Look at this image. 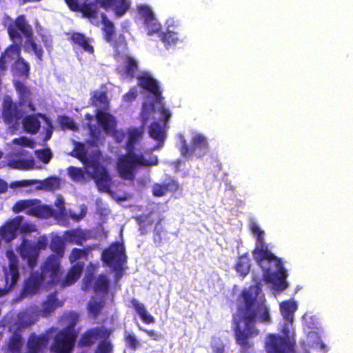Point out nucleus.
<instances>
[{"instance_id": "f257e3e1", "label": "nucleus", "mask_w": 353, "mask_h": 353, "mask_svg": "<svg viewBox=\"0 0 353 353\" xmlns=\"http://www.w3.org/2000/svg\"><path fill=\"white\" fill-rule=\"evenodd\" d=\"M261 293L259 284L243 290L237 299L236 312L232 316L235 341L245 350L252 345L250 340L260 333L256 324H267L272 321L266 300L264 295H259Z\"/></svg>"}, {"instance_id": "f03ea898", "label": "nucleus", "mask_w": 353, "mask_h": 353, "mask_svg": "<svg viewBox=\"0 0 353 353\" xmlns=\"http://www.w3.org/2000/svg\"><path fill=\"white\" fill-rule=\"evenodd\" d=\"M250 229L256 239V245L252 251L253 258L263 270L264 281L273 284L276 290H285L288 287V273L281 259L268 248V245L265 243L264 232L256 223H252Z\"/></svg>"}, {"instance_id": "7ed1b4c3", "label": "nucleus", "mask_w": 353, "mask_h": 353, "mask_svg": "<svg viewBox=\"0 0 353 353\" xmlns=\"http://www.w3.org/2000/svg\"><path fill=\"white\" fill-rule=\"evenodd\" d=\"M70 155L83 163L99 192L110 194L112 192V179L107 168L100 163L98 159H88L86 157V151L83 143L77 142Z\"/></svg>"}, {"instance_id": "20e7f679", "label": "nucleus", "mask_w": 353, "mask_h": 353, "mask_svg": "<svg viewBox=\"0 0 353 353\" xmlns=\"http://www.w3.org/2000/svg\"><path fill=\"white\" fill-rule=\"evenodd\" d=\"M157 164L158 158L156 155H152L146 159L142 154L128 152L126 154L119 158L117 166L119 175L122 179L133 181L135 178L134 170L137 165L152 166Z\"/></svg>"}, {"instance_id": "39448f33", "label": "nucleus", "mask_w": 353, "mask_h": 353, "mask_svg": "<svg viewBox=\"0 0 353 353\" xmlns=\"http://www.w3.org/2000/svg\"><path fill=\"white\" fill-rule=\"evenodd\" d=\"M137 79L139 85L154 95V100L150 104L152 110H155L154 103L159 105L158 111L162 115L163 121L166 123L171 117V112L165 107L158 82L146 72H143Z\"/></svg>"}, {"instance_id": "423d86ee", "label": "nucleus", "mask_w": 353, "mask_h": 353, "mask_svg": "<svg viewBox=\"0 0 353 353\" xmlns=\"http://www.w3.org/2000/svg\"><path fill=\"white\" fill-rule=\"evenodd\" d=\"M15 213L25 211L30 216L39 218H50L55 215L54 210L50 207L41 204V201L34 199H24L17 201L12 207Z\"/></svg>"}, {"instance_id": "0eeeda50", "label": "nucleus", "mask_w": 353, "mask_h": 353, "mask_svg": "<svg viewBox=\"0 0 353 353\" xmlns=\"http://www.w3.org/2000/svg\"><path fill=\"white\" fill-rule=\"evenodd\" d=\"M77 334L73 326H68L54 336L51 350L54 353H70L74 347Z\"/></svg>"}, {"instance_id": "6e6552de", "label": "nucleus", "mask_w": 353, "mask_h": 353, "mask_svg": "<svg viewBox=\"0 0 353 353\" xmlns=\"http://www.w3.org/2000/svg\"><path fill=\"white\" fill-rule=\"evenodd\" d=\"M100 8L98 0H85L81 3L79 0L69 7V9L75 12H81L84 18H86L94 26H98L100 23L99 18V8Z\"/></svg>"}, {"instance_id": "1a4fd4ad", "label": "nucleus", "mask_w": 353, "mask_h": 353, "mask_svg": "<svg viewBox=\"0 0 353 353\" xmlns=\"http://www.w3.org/2000/svg\"><path fill=\"white\" fill-rule=\"evenodd\" d=\"M101 259L109 266L120 267L125 261V248L123 243L116 241L103 250Z\"/></svg>"}, {"instance_id": "9d476101", "label": "nucleus", "mask_w": 353, "mask_h": 353, "mask_svg": "<svg viewBox=\"0 0 353 353\" xmlns=\"http://www.w3.org/2000/svg\"><path fill=\"white\" fill-rule=\"evenodd\" d=\"M196 149L202 150V152L198 155V157L199 158L205 154L208 149V141L201 134H196L192 137L190 147L188 145L186 140L184 138H182L181 140L179 150L183 157L186 158L192 157L195 154Z\"/></svg>"}, {"instance_id": "9b49d317", "label": "nucleus", "mask_w": 353, "mask_h": 353, "mask_svg": "<svg viewBox=\"0 0 353 353\" xmlns=\"http://www.w3.org/2000/svg\"><path fill=\"white\" fill-rule=\"evenodd\" d=\"M6 256L9 260V272H5L6 285L4 288L0 289V296L7 294L19 279V259L17 256L12 250H8Z\"/></svg>"}, {"instance_id": "f8f14e48", "label": "nucleus", "mask_w": 353, "mask_h": 353, "mask_svg": "<svg viewBox=\"0 0 353 353\" xmlns=\"http://www.w3.org/2000/svg\"><path fill=\"white\" fill-rule=\"evenodd\" d=\"M59 256L52 254L49 255L41 267V273L46 279L49 278L48 282L54 285L59 281L61 261Z\"/></svg>"}, {"instance_id": "ddd939ff", "label": "nucleus", "mask_w": 353, "mask_h": 353, "mask_svg": "<svg viewBox=\"0 0 353 353\" xmlns=\"http://www.w3.org/2000/svg\"><path fill=\"white\" fill-rule=\"evenodd\" d=\"M265 348L268 353H288L292 345L289 339L275 334H270L268 336Z\"/></svg>"}, {"instance_id": "4468645a", "label": "nucleus", "mask_w": 353, "mask_h": 353, "mask_svg": "<svg viewBox=\"0 0 353 353\" xmlns=\"http://www.w3.org/2000/svg\"><path fill=\"white\" fill-rule=\"evenodd\" d=\"M48 344L49 337L46 334H37L32 332L28 338L25 353H43Z\"/></svg>"}, {"instance_id": "2eb2a0df", "label": "nucleus", "mask_w": 353, "mask_h": 353, "mask_svg": "<svg viewBox=\"0 0 353 353\" xmlns=\"http://www.w3.org/2000/svg\"><path fill=\"white\" fill-rule=\"evenodd\" d=\"M68 39L74 50H79L89 54H94V48L92 44V39L85 37L83 33L74 32L71 33Z\"/></svg>"}, {"instance_id": "dca6fc26", "label": "nucleus", "mask_w": 353, "mask_h": 353, "mask_svg": "<svg viewBox=\"0 0 353 353\" xmlns=\"http://www.w3.org/2000/svg\"><path fill=\"white\" fill-rule=\"evenodd\" d=\"M19 254L26 260L29 268H34L37 264L39 252L34 243L27 239L23 240L19 246Z\"/></svg>"}, {"instance_id": "f3484780", "label": "nucleus", "mask_w": 353, "mask_h": 353, "mask_svg": "<svg viewBox=\"0 0 353 353\" xmlns=\"http://www.w3.org/2000/svg\"><path fill=\"white\" fill-rule=\"evenodd\" d=\"M3 117L8 123L21 119L24 112L19 107V105L12 102L10 99H5L3 103Z\"/></svg>"}, {"instance_id": "a211bd4d", "label": "nucleus", "mask_w": 353, "mask_h": 353, "mask_svg": "<svg viewBox=\"0 0 353 353\" xmlns=\"http://www.w3.org/2000/svg\"><path fill=\"white\" fill-rule=\"evenodd\" d=\"M91 105L96 107L97 110L107 111L109 110L110 102L108 98V92L105 84L100 85V90H94L92 92L90 99Z\"/></svg>"}, {"instance_id": "6ab92c4d", "label": "nucleus", "mask_w": 353, "mask_h": 353, "mask_svg": "<svg viewBox=\"0 0 353 353\" xmlns=\"http://www.w3.org/2000/svg\"><path fill=\"white\" fill-rule=\"evenodd\" d=\"M95 117L98 124L106 134L115 132L117 121L111 114L98 110Z\"/></svg>"}, {"instance_id": "aec40b11", "label": "nucleus", "mask_w": 353, "mask_h": 353, "mask_svg": "<svg viewBox=\"0 0 353 353\" xmlns=\"http://www.w3.org/2000/svg\"><path fill=\"white\" fill-rule=\"evenodd\" d=\"M15 89L19 94V105H26L30 111L36 110L35 105L31 100V92L23 83L18 81L14 83Z\"/></svg>"}, {"instance_id": "412c9836", "label": "nucleus", "mask_w": 353, "mask_h": 353, "mask_svg": "<svg viewBox=\"0 0 353 353\" xmlns=\"http://www.w3.org/2000/svg\"><path fill=\"white\" fill-rule=\"evenodd\" d=\"M63 236L68 243L78 245H82L90 238L88 231L79 228L65 231Z\"/></svg>"}, {"instance_id": "4be33fe9", "label": "nucleus", "mask_w": 353, "mask_h": 353, "mask_svg": "<svg viewBox=\"0 0 353 353\" xmlns=\"http://www.w3.org/2000/svg\"><path fill=\"white\" fill-rule=\"evenodd\" d=\"M63 305V301L57 298V292L49 294L46 300L42 303V308L40 311L41 315L47 317L50 315L57 307Z\"/></svg>"}, {"instance_id": "5701e85b", "label": "nucleus", "mask_w": 353, "mask_h": 353, "mask_svg": "<svg viewBox=\"0 0 353 353\" xmlns=\"http://www.w3.org/2000/svg\"><path fill=\"white\" fill-rule=\"evenodd\" d=\"M83 270V263L77 262L68 270L64 279L61 282L62 287H67L74 284L81 276Z\"/></svg>"}, {"instance_id": "b1692460", "label": "nucleus", "mask_w": 353, "mask_h": 353, "mask_svg": "<svg viewBox=\"0 0 353 353\" xmlns=\"http://www.w3.org/2000/svg\"><path fill=\"white\" fill-rule=\"evenodd\" d=\"M143 132V127H131L128 129V140L125 145L127 152H134L135 145L142 138Z\"/></svg>"}, {"instance_id": "393cba45", "label": "nucleus", "mask_w": 353, "mask_h": 353, "mask_svg": "<svg viewBox=\"0 0 353 353\" xmlns=\"http://www.w3.org/2000/svg\"><path fill=\"white\" fill-rule=\"evenodd\" d=\"M46 280L44 276L39 272L31 273L24 287L25 291L30 294H35L39 290L41 283Z\"/></svg>"}, {"instance_id": "a878e982", "label": "nucleus", "mask_w": 353, "mask_h": 353, "mask_svg": "<svg viewBox=\"0 0 353 353\" xmlns=\"http://www.w3.org/2000/svg\"><path fill=\"white\" fill-rule=\"evenodd\" d=\"M137 71V61L133 57L126 56L123 59L122 70H119V72H122L126 78H129L132 80L136 77Z\"/></svg>"}, {"instance_id": "bb28decb", "label": "nucleus", "mask_w": 353, "mask_h": 353, "mask_svg": "<svg viewBox=\"0 0 353 353\" xmlns=\"http://www.w3.org/2000/svg\"><path fill=\"white\" fill-rule=\"evenodd\" d=\"M251 263L248 254L245 253L237 257L234 269L239 276L244 279L250 271Z\"/></svg>"}, {"instance_id": "cd10ccee", "label": "nucleus", "mask_w": 353, "mask_h": 353, "mask_svg": "<svg viewBox=\"0 0 353 353\" xmlns=\"http://www.w3.org/2000/svg\"><path fill=\"white\" fill-rule=\"evenodd\" d=\"M281 312L287 322L292 324L294 312L297 310L295 301H285L280 303Z\"/></svg>"}, {"instance_id": "c85d7f7f", "label": "nucleus", "mask_w": 353, "mask_h": 353, "mask_svg": "<svg viewBox=\"0 0 353 353\" xmlns=\"http://www.w3.org/2000/svg\"><path fill=\"white\" fill-rule=\"evenodd\" d=\"M23 345L22 335L19 331L15 330L9 339L8 350L10 353H23L22 352Z\"/></svg>"}, {"instance_id": "c756f323", "label": "nucleus", "mask_w": 353, "mask_h": 353, "mask_svg": "<svg viewBox=\"0 0 353 353\" xmlns=\"http://www.w3.org/2000/svg\"><path fill=\"white\" fill-rule=\"evenodd\" d=\"M130 303L135 312L139 315L140 318L145 323L150 324L154 322V318L147 312L142 303L139 302L135 299H132Z\"/></svg>"}, {"instance_id": "7c9ffc66", "label": "nucleus", "mask_w": 353, "mask_h": 353, "mask_svg": "<svg viewBox=\"0 0 353 353\" xmlns=\"http://www.w3.org/2000/svg\"><path fill=\"white\" fill-rule=\"evenodd\" d=\"M110 288V280L105 274H99L92 285L93 291L96 294H107Z\"/></svg>"}, {"instance_id": "2f4dec72", "label": "nucleus", "mask_w": 353, "mask_h": 353, "mask_svg": "<svg viewBox=\"0 0 353 353\" xmlns=\"http://www.w3.org/2000/svg\"><path fill=\"white\" fill-rule=\"evenodd\" d=\"M23 125L26 132L34 134L38 132L41 123L37 116L30 114L23 119Z\"/></svg>"}, {"instance_id": "473e14b6", "label": "nucleus", "mask_w": 353, "mask_h": 353, "mask_svg": "<svg viewBox=\"0 0 353 353\" xmlns=\"http://www.w3.org/2000/svg\"><path fill=\"white\" fill-rule=\"evenodd\" d=\"M101 23L103 25L102 30L104 39L108 43L111 42L115 34L114 23L108 19L104 13L101 14Z\"/></svg>"}, {"instance_id": "72a5a7b5", "label": "nucleus", "mask_w": 353, "mask_h": 353, "mask_svg": "<svg viewBox=\"0 0 353 353\" xmlns=\"http://www.w3.org/2000/svg\"><path fill=\"white\" fill-rule=\"evenodd\" d=\"M14 23L15 28L19 30L26 39L33 36L32 28L28 23L24 15L21 14L18 16L15 19Z\"/></svg>"}, {"instance_id": "f704fd0d", "label": "nucleus", "mask_w": 353, "mask_h": 353, "mask_svg": "<svg viewBox=\"0 0 353 353\" xmlns=\"http://www.w3.org/2000/svg\"><path fill=\"white\" fill-rule=\"evenodd\" d=\"M149 135L159 142H163L165 138L164 128L157 121L152 122L150 125Z\"/></svg>"}, {"instance_id": "c9c22d12", "label": "nucleus", "mask_w": 353, "mask_h": 353, "mask_svg": "<svg viewBox=\"0 0 353 353\" xmlns=\"http://www.w3.org/2000/svg\"><path fill=\"white\" fill-rule=\"evenodd\" d=\"M109 43L114 49L116 57H119L121 53L127 50V42L123 34H120L117 37L113 38L112 41L109 42Z\"/></svg>"}, {"instance_id": "e433bc0d", "label": "nucleus", "mask_w": 353, "mask_h": 353, "mask_svg": "<svg viewBox=\"0 0 353 353\" xmlns=\"http://www.w3.org/2000/svg\"><path fill=\"white\" fill-rule=\"evenodd\" d=\"M130 3L129 0H116L113 5L116 17L120 18L125 14L130 9Z\"/></svg>"}, {"instance_id": "4c0bfd02", "label": "nucleus", "mask_w": 353, "mask_h": 353, "mask_svg": "<svg viewBox=\"0 0 353 353\" xmlns=\"http://www.w3.org/2000/svg\"><path fill=\"white\" fill-rule=\"evenodd\" d=\"M50 250L56 253L57 256L61 258L63 256L65 246L61 240V239L59 236H55L52 239L50 243Z\"/></svg>"}, {"instance_id": "58836bf2", "label": "nucleus", "mask_w": 353, "mask_h": 353, "mask_svg": "<svg viewBox=\"0 0 353 353\" xmlns=\"http://www.w3.org/2000/svg\"><path fill=\"white\" fill-rule=\"evenodd\" d=\"M161 39L165 44V48L174 46L176 43L178 38L176 33L170 30L160 34Z\"/></svg>"}, {"instance_id": "ea45409f", "label": "nucleus", "mask_w": 353, "mask_h": 353, "mask_svg": "<svg viewBox=\"0 0 353 353\" xmlns=\"http://www.w3.org/2000/svg\"><path fill=\"white\" fill-rule=\"evenodd\" d=\"M89 250V248H73L69 256L70 261L71 263H74L81 258L87 259L88 256Z\"/></svg>"}, {"instance_id": "a19ab883", "label": "nucleus", "mask_w": 353, "mask_h": 353, "mask_svg": "<svg viewBox=\"0 0 353 353\" xmlns=\"http://www.w3.org/2000/svg\"><path fill=\"white\" fill-rule=\"evenodd\" d=\"M11 167L19 170H29L34 166L33 160L18 159L12 161L10 163Z\"/></svg>"}, {"instance_id": "79ce46f5", "label": "nucleus", "mask_w": 353, "mask_h": 353, "mask_svg": "<svg viewBox=\"0 0 353 353\" xmlns=\"http://www.w3.org/2000/svg\"><path fill=\"white\" fill-rule=\"evenodd\" d=\"M17 71L21 76L28 77L30 73V65L22 57H19L16 61Z\"/></svg>"}, {"instance_id": "37998d69", "label": "nucleus", "mask_w": 353, "mask_h": 353, "mask_svg": "<svg viewBox=\"0 0 353 353\" xmlns=\"http://www.w3.org/2000/svg\"><path fill=\"white\" fill-rule=\"evenodd\" d=\"M163 183L167 189V193L168 192L174 193L181 188L178 181L171 176H168L163 181Z\"/></svg>"}, {"instance_id": "c03bdc74", "label": "nucleus", "mask_w": 353, "mask_h": 353, "mask_svg": "<svg viewBox=\"0 0 353 353\" xmlns=\"http://www.w3.org/2000/svg\"><path fill=\"white\" fill-rule=\"evenodd\" d=\"M26 44L31 47L32 50L34 52L37 59L42 61L43 56V50L41 46H39L33 39V36L30 38H27Z\"/></svg>"}, {"instance_id": "a18cd8bd", "label": "nucleus", "mask_w": 353, "mask_h": 353, "mask_svg": "<svg viewBox=\"0 0 353 353\" xmlns=\"http://www.w3.org/2000/svg\"><path fill=\"white\" fill-rule=\"evenodd\" d=\"M3 54L8 60H14L17 57L19 58V55H20L19 47L17 45L12 44L6 49V50L3 52Z\"/></svg>"}, {"instance_id": "49530a36", "label": "nucleus", "mask_w": 353, "mask_h": 353, "mask_svg": "<svg viewBox=\"0 0 353 353\" xmlns=\"http://www.w3.org/2000/svg\"><path fill=\"white\" fill-rule=\"evenodd\" d=\"M68 172L69 176L74 181H81L84 177L83 172L81 168L70 166L68 168Z\"/></svg>"}, {"instance_id": "de8ad7c7", "label": "nucleus", "mask_w": 353, "mask_h": 353, "mask_svg": "<svg viewBox=\"0 0 353 353\" xmlns=\"http://www.w3.org/2000/svg\"><path fill=\"white\" fill-rule=\"evenodd\" d=\"M95 334L92 332H86L84 333L79 341V344L83 347H88L94 342Z\"/></svg>"}, {"instance_id": "09e8293b", "label": "nucleus", "mask_w": 353, "mask_h": 353, "mask_svg": "<svg viewBox=\"0 0 353 353\" xmlns=\"http://www.w3.org/2000/svg\"><path fill=\"white\" fill-rule=\"evenodd\" d=\"M113 347L109 340L101 341L96 349V353H112Z\"/></svg>"}, {"instance_id": "8fccbe9b", "label": "nucleus", "mask_w": 353, "mask_h": 353, "mask_svg": "<svg viewBox=\"0 0 353 353\" xmlns=\"http://www.w3.org/2000/svg\"><path fill=\"white\" fill-rule=\"evenodd\" d=\"M104 302L103 301H91L88 303V310L93 316H97L103 308Z\"/></svg>"}, {"instance_id": "3c124183", "label": "nucleus", "mask_w": 353, "mask_h": 353, "mask_svg": "<svg viewBox=\"0 0 353 353\" xmlns=\"http://www.w3.org/2000/svg\"><path fill=\"white\" fill-rule=\"evenodd\" d=\"M152 195L156 197H161L167 194V189L163 183H156L152 185Z\"/></svg>"}, {"instance_id": "603ef678", "label": "nucleus", "mask_w": 353, "mask_h": 353, "mask_svg": "<svg viewBox=\"0 0 353 353\" xmlns=\"http://www.w3.org/2000/svg\"><path fill=\"white\" fill-rule=\"evenodd\" d=\"M59 123L63 128L74 130L76 128L73 120L66 115L60 116L59 117Z\"/></svg>"}, {"instance_id": "864d4df0", "label": "nucleus", "mask_w": 353, "mask_h": 353, "mask_svg": "<svg viewBox=\"0 0 353 353\" xmlns=\"http://www.w3.org/2000/svg\"><path fill=\"white\" fill-rule=\"evenodd\" d=\"M139 13L144 18V23L151 21L154 18L152 11L145 6H141L139 8Z\"/></svg>"}, {"instance_id": "5fc2aeb1", "label": "nucleus", "mask_w": 353, "mask_h": 353, "mask_svg": "<svg viewBox=\"0 0 353 353\" xmlns=\"http://www.w3.org/2000/svg\"><path fill=\"white\" fill-rule=\"evenodd\" d=\"M145 25L146 26L148 34L149 35L159 32L161 28V24L157 21L155 18L151 20V21L145 23Z\"/></svg>"}, {"instance_id": "6e6d98bb", "label": "nucleus", "mask_w": 353, "mask_h": 353, "mask_svg": "<svg viewBox=\"0 0 353 353\" xmlns=\"http://www.w3.org/2000/svg\"><path fill=\"white\" fill-rule=\"evenodd\" d=\"M40 181L37 179H22L19 181H15L11 183L10 187L12 188H21V187H28L37 183Z\"/></svg>"}, {"instance_id": "4d7b16f0", "label": "nucleus", "mask_w": 353, "mask_h": 353, "mask_svg": "<svg viewBox=\"0 0 353 353\" xmlns=\"http://www.w3.org/2000/svg\"><path fill=\"white\" fill-rule=\"evenodd\" d=\"M125 342L131 350H136L139 346L138 340L132 333H128L125 336Z\"/></svg>"}, {"instance_id": "13d9d810", "label": "nucleus", "mask_w": 353, "mask_h": 353, "mask_svg": "<svg viewBox=\"0 0 353 353\" xmlns=\"http://www.w3.org/2000/svg\"><path fill=\"white\" fill-rule=\"evenodd\" d=\"M48 245V237L46 235L40 236L37 243H34V246L37 248V250L39 252H40V250H45L47 249Z\"/></svg>"}, {"instance_id": "bf43d9fd", "label": "nucleus", "mask_w": 353, "mask_h": 353, "mask_svg": "<svg viewBox=\"0 0 353 353\" xmlns=\"http://www.w3.org/2000/svg\"><path fill=\"white\" fill-rule=\"evenodd\" d=\"M19 230L21 233H31L37 230L36 225L33 223H21Z\"/></svg>"}, {"instance_id": "052dcab7", "label": "nucleus", "mask_w": 353, "mask_h": 353, "mask_svg": "<svg viewBox=\"0 0 353 353\" xmlns=\"http://www.w3.org/2000/svg\"><path fill=\"white\" fill-rule=\"evenodd\" d=\"M41 39L48 51H50L52 48V39L50 36L46 34H41Z\"/></svg>"}, {"instance_id": "680f3d73", "label": "nucleus", "mask_w": 353, "mask_h": 353, "mask_svg": "<svg viewBox=\"0 0 353 353\" xmlns=\"http://www.w3.org/2000/svg\"><path fill=\"white\" fill-rule=\"evenodd\" d=\"M39 157L43 163H48L52 158L51 151L49 149L42 150L39 153Z\"/></svg>"}, {"instance_id": "e2e57ef3", "label": "nucleus", "mask_w": 353, "mask_h": 353, "mask_svg": "<svg viewBox=\"0 0 353 353\" xmlns=\"http://www.w3.org/2000/svg\"><path fill=\"white\" fill-rule=\"evenodd\" d=\"M37 116L43 118L48 124V128L46 130V137H45V139L48 140L51 137L52 134V126L51 122H50V119L46 115L42 114L41 113H39L37 114Z\"/></svg>"}, {"instance_id": "0e129e2a", "label": "nucleus", "mask_w": 353, "mask_h": 353, "mask_svg": "<svg viewBox=\"0 0 353 353\" xmlns=\"http://www.w3.org/2000/svg\"><path fill=\"white\" fill-rule=\"evenodd\" d=\"M163 232V228L162 227H160L158 228L157 226L155 227L154 231V236H153V240L155 243H157L158 245H160L162 242V237H161V233Z\"/></svg>"}, {"instance_id": "69168bd1", "label": "nucleus", "mask_w": 353, "mask_h": 353, "mask_svg": "<svg viewBox=\"0 0 353 353\" xmlns=\"http://www.w3.org/2000/svg\"><path fill=\"white\" fill-rule=\"evenodd\" d=\"M137 97V91L134 88L130 89L125 94H124L123 99H124L125 101L130 102V101L135 100Z\"/></svg>"}, {"instance_id": "338daca9", "label": "nucleus", "mask_w": 353, "mask_h": 353, "mask_svg": "<svg viewBox=\"0 0 353 353\" xmlns=\"http://www.w3.org/2000/svg\"><path fill=\"white\" fill-rule=\"evenodd\" d=\"M55 205L59 210V214L63 215L65 212V203L62 198H58L55 201Z\"/></svg>"}, {"instance_id": "774afa93", "label": "nucleus", "mask_w": 353, "mask_h": 353, "mask_svg": "<svg viewBox=\"0 0 353 353\" xmlns=\"http://www.w3.org/2000/svg\"><path fill=\"white\" fill-rule=\"evenodd\" d=\"M93 279L94 276L92 274H88L85 276L83 279V290H85L92 286Z\"/></svg>"}]
</instances>
